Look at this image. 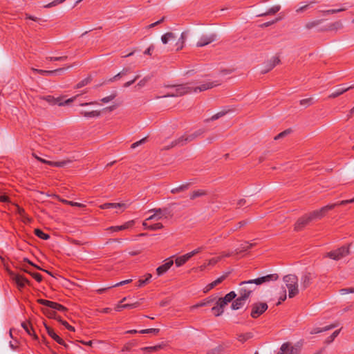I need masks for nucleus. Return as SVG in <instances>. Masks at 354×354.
I'll use <instances>...</instances> for the list:
<instances>
[{
  "instance_id": "f8f14e48",
  "label": "nucleus",
  "mask_w": 354,
  "mask_h": 354,
  "mask_svg": "<svg viewBox=\"0 0 354 354\" xmlns=\"http://www.w3.org/2000/svg\"><path fill=\"white\" fill-rule=\"evenodd\" d=\"M312 220L308 214H305L297 221L295 224V230L297 232L302 230Z\"/></svg>"
},
{
  "instance_id": "6e6d98bb",
  "label": "nucleus",
  "mask_w": 354,
  "mask_h": 354,
  "mask_svg": "<svg viewBox=\"0 0 354 354\" xmlns=\"http://www.w3.org/2000/svg\"><path fill=\"white\" fill-rule=\"evenodd\" d=\"M313 103H314V101H313V97L303 99V100H301L299 101V104L301 106H304L306 107H308V106L312 105Z\"/></svg>"
},
{
  "instance_id": "c9c22d12",
  "label": "nucleus",
  "mask_w": 354,
  "mask_h": 354,
  "mask_svg": "<svg viewBox=\"0 0 354 354\" xmlns=\"http://www.w3.org/2000/svg\"><path fill=\"white\" fill-rule=\"evenodd\" d=\"M229 111H230V110H223L221 111H219L217 113L212 115L211 118L206 119L205 120V122H209L210 121H214V120H218L220 118L225 115Z\"/></svg>"
},
{
  "instance_id": "0e129e2a",
  "label": "nucleus",
  "mask_w": 354,
  "mask_h": 354,
  "mask_svg": "<svg viewBox=\"0 0 354 354\" xmlns=\"http://www.w3.org/2000/svg\"><path fill=\"white\" fill-rule=\"evenodd\" d=\"M291 132V129H286L282 132H281L280 133H279L278 135H277L275 137H274V140H279L280 138H282L285 136H286L287 135H288Z\"/></svg>"
},
{
  "instance_id": "338daca9",
  "label": "nucleus",
  "mask_w": 354,
  "mask_h": 354,
  "mask_svg": "<svg viewBox=\"0 0 354 354\" xmlns=\"http://www.w3.org/2000/svg\"><path fill=\"white\" fill-rule=\"evenodd\" d=\"M147 137H145L142 139L140 140L139 141H137L134 143H133L131 146V149H135L136 147H138L139 145L144 144L147 142Z\"/></svg>"
},
{
  "instance_id": "7ed1b4c3",
  "label": "nucleus",
  "mask_w": 354,
  "mask_h": 354,
  "mask_svg": "<svg viewBox=\"0 0 354 354\" xmlns=\"http://www.w3.org/2000/svg\"><path fill=\"white\" fill-rule=\"evenodd\" d=\"M203 133H204L203 129H198L192 134H189V135L185 134V135L180 136L179 138L174 140L171 143V145L169 146L167 149H168L169 148H171V147H176L178 145L183 146V145H186L187 143L193 141L194 139H196L197 137L202 135Z\"/></svg>"
},
{
  "instance_id": "8fccbe9b",
  "label": "nucleus",
  "mask_w": 354,
  "mask_h": 354,
  "mask_svg": "<svg viewBox=\"0 0 354 354\" xmlns=\"http://www.w3.org/2000/svg\"><path fill=\"white\" fill-rule=\"evenodd\" d=\"M341 329H339V330H336L335 331H334L331 335H330L329 337H328L326 340H325V343L326 344H330L331 342H333L335 339L338 336V335L339 334V332H340Z\"/></svg>"
},
{
  "instance_id": "e2e57ef3",
  "label": "nucleus",
  "mask_w": 354,
  "mask_h": 354,
  "mask_svg": "<svg viewBox=\"0 0 354 354\" xmlns=\"http://www.w3.org/2000/svg\"><path fill=\"white\" fill-rule=\"evenodd\" d=\"M37 282H41L43 280V277L41 274L38 272H34L30 270V273H29Z\"/></svg>"
},
{
  "instance_id": "bf43d9fd",
  "label": "nucleus",
  "mask_w": 354,
  "mask_h": 354,
  "mask_svg": "<svg viewBox=\"0 0 354 354\" xmlns=\"http://www.w3.org/2000/svg\"><path fill=\"white\" fill-rule=\"evenodd\" d=\"M160 332L159 328H149V329H144L139 331L141 334H146V333H152L153 335H157Z\"/></svg>"
},
{
  "instance_id": "1a4fd4ad",
  "label": "nucleus",
  "mask_w": 354,
  "mask_h": 354,
  "mask_svg": "<svg viewBox=\"0 0 354 354\" xmlns=\"http://www.w3.org/2000/svg\"><path fill=\"white\" fill-rule=\"evenodd\" d=\"M10 275L19 289L24 288L26 285L31 286L30 281L24 275L13 272H10Z\"/></svg>"
},
{
  "instance_id": "2eb2a0df",
  "label": "nucleus",
  "mask_w": 354,
  "mask_h": 354,
  "mask_svg": "<svg viewBox=\"0 0 354 354\" xmlns=\"http://www.w3.org/2000/svg\"><path fill=\"white\" fill-rule=\"evenodd\" d=\"M216 39V34H211L210 35H203L196 44L197 47L205 46Z\"/></svg>"
},
{
  "instance_id": "cd10ccee",
  "label": "nucleus",
  "mask_w": 354,
  "mask_h": 354,
  "mask_svg": "<svg viewBox=\"0 0 354 354\" xmlns=\"http://www.w3.org/2000/svg\"><path fill=\"white\" fill-rule=\"evenodd\" d=\"M283 281L286 283V286H288L289 284H294V285H298L297 281L298 279L297 277L295 274H288L284 276L283 277Z\"/></svg>"
},
{
  "instance_id": "f03ea898",
  "label": "nucleus",
  "mask_w": 354,
  "mask_h": 354,
  "mask_svg": "<svg viewBox=\"0 0 354 354\" xmlns=\"http://www.w3.org/2000/svg\"><path fill=\"white\" fill-rule=\"evenodd\" d=\"M165 87L172 88L173 91L165 94L162 97H180L192 92V87L189 86L188 83L177 85L168 84Z\"/></svg>"
},
{
  "instance_id": "49530a36",
  "label": "nucleus",
  "mask_w": 354,
  "mask_h": 354,
  "mask_svg": "<svg viewBox=\"0 0 354 354\" xmlns=\"http://www.w3.org/2000/svg\"><path fill=\"white\" fill-rule=\"evenodd\" d=\"M346 10H347L346 8H337V9H330V10H322L320 12H322V14L324 15H330V14H336V13H338V12H340L345 11Z\"/></svg>"
},
{
  "instance_id": "0eeeda50",
  "label": "nucleus",
  "mask_w": 354,
  "mask_h": 354,
  "mask_svg": "<svg viewBox=\"0 0 354 354\" xmlns=\"http://www.w3.org/2000/svg\"><path fill=\"white\" fill-rule=\"evenodd\" d=\"M41 100L46 101L50 105H59V106H63L66 104H69L71 102H73L75 99V97L69 98L64 102L62 101V97H55L52 95H46V96H42L40 97Z\"/></svg>"
},
{
  "instance_id": "774afa93",
  "label": "nucleus",
  "mask_w": 354,
  "mask_h": 354,
  "mask_svg": "<svg viewBox=\"0 0 354 354\" xmlns=\"http://www.w3.org/2000/svg\"><path fill=\"white\" fill-rule=\"evenodd\" d=\"M223 348L222 346H217L216 348H214V349H212L211 351H209L207 354H218L220 353L221 351H223Z\"/></svg>"
},
{
  "instance_id": "c85d7f7f",
  "label": "nucleus",
  "mask_w": 354,
  "mask_h": 354,
  "mask_svg": "<svg viewBox=\"0 0 354 354\" xmlns=\"http://www.w3.org/2000/svg\"><path fill=\"white\" fill-rule=\"evenodd\" d=\"M207 192L204 189H197L192 192L189 194L190 200H195L197 198L206 196Z\"/></svg>"
},
{
  "instance_id": "4468645a",
  "label": "nucleus",
  "mask_w": 354,
  "mask_h": 354,
  "mask_svg": "<svg viewBox=\"0 0 354 354\" xmlns=\"http://www.w3.org/2000/svg\"><path fill=\"white\" fill-rule=\"evenodd\" d=\"M239 297L238 298H235L232 301L231 308L232 310H236L241 308L245 304L248 297L246 295H243L242 293H239Z\"/></svg>"
},
{
  "instance_id": "603ef678",
  "label": "nucleus",
  "mask_w": 354,
  "mask_h": 354,
  "mask_svg": "<svg viewBox=\"0 0 354 354\" xmlns=\"http://www.w3.org/2000/svg\"><path fill=\"white\" fill-rule=\"evenodd\" d=\"M319 3L318 1H316V0L311 1L308 4H306V5L297 8L296 10V12H297V13L303 12L306 9H308L310 5H313V4H315V3Z\"/></svg>"
},
{
  "instance_id": "ea45409f",
  "label": "nucleus",
  "mask_w": 354,
  "mask_h": 354,
  "mask_svg": "<svg viewBox=\"0 0 354 354\" xmlns=\"http://www.w3.org/2000/svg\"><path fill=\"white\" fill-rule=\"evenodd\" d=\"M56 198L59 201L63 203L64 204H67V205H69L71 206L79 207H85V205L84 204H82V203H77V202H73V201H67L66 199H62V198H60V197L59 196H56Z\"/></svg>"
},
{
  "instance_id": "4d7b16f0",
  "label": "nucleus",
  "mask_w": 354,
  "mask_h": 354,
  "mask_svg": "<svg viewBox=\"0 0 354 354\" xmlns=\"http://www.w3.org/2000/svg\"><path fill=\"white\" fill-rule=\"evenodd\" d=\"M117 94H118L117 92L115 91L110 95L101 99V102L103 103H107V102L113 100V99H115V97L117 96Z\"/></svg>"
},
{
  "instance_id": "9b49d317",
  "label": "nucleus",
  "mask_w": 354,
  "mask_h": 354,
  "mask_svg": "<svg viewBox=\"0 0 354 354\" xmlns=\"http://www.w3.org/2000/svg\"><path fill=\"white\" fill-rule=\"evenodd\" d=\"M315 278V276L313 273H311L310 272H305L301 277V288L305 290L307 288H308L311 285L313 280Z\"/></svg>"
},
{
  "instance_id": "5fc2aeb1",
  "label": "nucleus",
  "mask_w": 354,
  "mask_h": 354,
  "mask_svg": "<svg viewBox=\"0 0 354 354\" xmlns=\"http://www.w3.org/2000/svg\"><path fill=\"white\" fill-rule=\"evenodd\" d=\"M322 21H323L322 19H319V20L309 21L306 24L305 27L308 30L312 29L313 28L320 24Z\"/></svg>"
},
{
  "instance_id": "13d9d810",
  "label": "nucleus",
  "mask_w": 354,
  "mask_h": 354,
  "mask_svg": "<svg viewBox=\"0 0 354 354\" xmlns=\"http://www.w3.org/2000/svg\"><path fill=\"white\" fill-rule=\"evenodd\" d=\"M310 216L312 221L314 220H320L322 219V217L319 215V212L317 209L314 210L308 214Z\"/></svg>"
},
{
  "instance_id": "6ab92c4d",
  "label": "nucleus",
  "mask_w": 354,
  "mask_h": 354,
  "mask_svg": "<svg viewBox=\"0 0 354 354\" xmlns=\"http://www.w3.org/2000/svg\"><path fill=\"white\" fill-rule=\"evenodd\" d=\"M44 326L46 329L48 335L53 339L57 343L59 344H64V339L61 338L58 335H57L54 330L48 326L46 323H44Z\"/></svg>"
},
{
  "instance_id": "79ce46f5",
  "label": "nucleus",
  "mask_w": 354,
  "mask_h": 354,
  "mask_svg": "<svg viewBox=\"0 0 354 354\" xmlns=\"http://www.w3.org/2000/svg\"><path fill=\"white\" fill-rule=\"evenodd\" d=\"M175 39V35L171 32H167L161 37L162 42L165 44H167L169 40Z\"/></svg>"
},
{
  "instance_id": "ddd939ff",
  "label": "nucleus",
  "mask_w": 354,
  "mask_h": 354,
  "mask_svg": "<svg viewBox=\"0 0 354 354\" xmlns=\"http://www.w3.org/2000/svg\"><path fill=\"white\" fill-rule=\"evenodd\" d=\"M280 59L279 57H273L270 60L264 63V69L261 71L262 74H266L270 71L277 64L280 63Z\"/></svg>"
},
{
  "instance_id": "b1692460",
  "label": "nucleus",
  "mask_w": 354,
  "mask_h": 354,
  "mask_svg": "<svg viewBox=\"0 0 354 354\" xmlns=\"http://www.w3.org/2000/svg\"><path fill=\"white\" fill-rule=\"evenodd\" d=\"M40 161L46 163L50 166L57 167H63L66 166L67 164L71 162L70 160L48 161V160H45L43 159H40Z\"/></svg>"
},
{
  "instance_id": "473e14b6",
  "label": "nucleus",
  "mask_w": 354,
  "mask_h": 354,
  "mask_svg": "<svg viewBox=\"0 0 354 354\" xmlns=\"http://www.w3.org/2000/svg\"><path fill=\"white\" fill-rule=\"evenodd\" d=\"M190 185H191V183H186L183 184V185L176 187V188H173L171 190V193L175 194H178V193H180V192H185V191H186V190H187L189 189Z\"/></svg>"
},
{
  "instance_id": "3c124183",
  "label": "nucleus",
  "mask_w": 354,
  "mask_h": 354,
  "mask_svg": "<svg viewBox=\"0 0 354 354\" xmlns=\"http://www.w3.org/2000/svg\"><path fill=\"white\" fill-rule=\"evenodd\" d=\"M92 80L91 76H88L86 78L80 81L75 86L76 88H80L86 85H87L88 83H90Z\"/></svg>"
},
{
  "instance_id": "864d4df0",
  "label": "nucleus",
  "mask_w": 354,
  "mask_h": 354,
  "mask_svg": "<svg viewBox=\"0 0 354 354\" xmlns=\"http://www.w3.org/2000/svg\"><path fill=\"white\" fill-rule=\"evenodd\" d=\"M247 223H248V221L245 220L239 222L236 226L230 229L228 234L233 233L234 232L236 231L238 229L245 225Z\"/></svg>"
},
{
  "instance_id": "aec40b11",
  "label": "nucleus",
  "mask_w": 354,
  "mask_h": 354,
  "mask_svg": "<svg viewBox=\"0 0 354 354\" xmlns=\"http://www.w3.org/2000/svg\"><path fill=\"white\" fill-rule=\"evenodd\" d=\"M21 326L29 335L33 337L34 339L37 340L39 339L30 322H22Z\"/></svg>"
},
{
  "instance_id": "a19ab883",
  "label": "nucleus",
  "mask_w": 354,
  "mask_h": 354,
  "mask_svg": "<svg viewBox=\"0 0 354 354\" xmlns=\"http://www.w3.org/2000/svg\"><path fill=\"white\" fill-rule=\"evenodd\" d=\"M34 234L35 236L43 240H48L50 239L49 234L44 233L41 229L39 228L35 229Z\"/></svg>"
},
{
  "instance_id": "a211bd4d",
  "label": "nucleus",
  "mask_w": 354,
  "mask_h": 354,
  "mask_svg": "<svg viewBox=\"0 0 354 354\" xmlns=\"http://www.w3.org/2000/svg\"><path fill=\"white\" fill-rule=\"evenodd\" d=\"M64 69H65L64 68H57V69L52 70V71H46V70L32 68L33 71L37 72V73H39L40 75H60L62 73L64 72Z\"/></svg>"
},
{
  "instance_id": "4be33fe9",
  "label": "nucleus",
  "mask_w": 354,
  "mask_h": 354,
  "mask_svg": "<svg viewBox=\"0 0 354 354\" xmlns=\"http://www.w3.org/2000/svg\"><path fill=\"white\" fill-rule=\"evenodd\" d=\"M219 83L214 84V82H207L205 84H201L199 86H196L193 88L192 87V91L194 92H198V91H204L209 88H212L217 85H219Z\"/></svg>"
},
{
  "instance_id": "20e7f679",
  "label": "nucleus",
  "mask_w": 354,
  "mask_h": 354,
  "mask_svg": "<svg viewBox=\"0 0 354 354\" xmlns=\"http://www.w3.org/2000/svg\"><path fill=\"white\" fill-rule=\"evenodd\" d=\"M350 245L351 244H348L347 245H343L336 250H332L327 253L326 257L333 260L338 261L349 254Z\"/></svg>"
},
{
  "instance_id": "c03bdc74",
  "label": "nucleus",
  "mask_w": 354,
  "mask_h": 354,
  "mask_svg": "<svg viewBox=\"0 0 354 354\" xmlns=\"http://www.w3.org/2000/svg\"><path fill=\"white\" fill-rule=\"evenodd\" d=\"M162 348L160 344L153 346H146L141 348V350L147 353H153L159 351Z\"/></svg>"
},
{
  "instance_id": "2f4dec72",
  "label": "nucleus",
  "mask_w": 354,
  "mask_h": 354,
  "mask_svg": "<svg viewBox=\"0 0 354 354\" xmlns=\"http://www.w3.org/2000/svg\"><path fill=\"white\" fill-rule=\"evenodd\" d=\"M189 259H190V257L187 253L184 255H182L180 257H178L175 260L176 266L177 267L182 266Z\"/></svg>"
},
{
  "instance_id": "c756f323",
  "label": "nucleus",
  "mask_w": 354,
  "mask_h": 354,
  "mask_svg": "<svg viewBox=\"0 0 354 354\" xmlns=\"http://www.w3.org/2000/svg\"><path fill=\"white\" fill-rule=\"evenodd\" d=\"M343 25L340 21L330 24L327 28L322 29V31L337 30L342 28Z\"/></svg>"
},
{
  "instance_id": "6e6552de",
  "label": "nucleus",
  "mask_w": 354,
  "mask_h": 354,
  "mask_svg": "<svg viewBox=\"0 0 354 354\" xmlns=\"http://www.w3.org/2000/svg\"><path fill=\"white\" fill-rule=\"evenodd\" d=\"M37 303L41 304V305H43L44 306H46L48 308H52L55 311V310H59V311H61V312H66V311L68 310L66 307H65L64 306H63V305H62L60 304H58L57 302H54V301H52L44 299H37Z\"/></svg>"
},
{
  "instance_id": "412c9836",
  "label": "nucleus",
  "mask_w": 354,
  "mask_h": 354,
  "mask_svg": "<svg viewBox=\"0 0 354 354\" xmlns=\"http://www.w3.org/2000/svg\"><path fill=\"white\" fill-rule=\"evenodd\" d=\"M134 224H135V222H134V221L132 220V221L126 222L124 224H123L122 225L110 227L109 230L111 231H114V232H118V231L124 230L129 229L130 227H132L134 225Z\"/></svg>"
},
{
  "instance_id": "37998d69",
  "label": "nucleus",
  "mask_w": 354,
  "mask_h": 354,
  "mask_svg": "<svg viewBox=\"0 0 354 354\" xmlns=\"http://www.w3.org/2000/svg\"><path fill=\"white\" fill-rule=\"evenodd\" d=\"M137 345V342L135 339H133L124 344L123 348H122V352L130 351L133 347Z\"/></svg>"
},
{
  "instance_id": "a878e982",
  "label": "nucleus",
  "mask_w": 354,
  "mask_h": 354,
  "mask_svg": "<svg viewBox=\"0 0 354 354\" xmlns=\"http://www.w3.org/2000/svg\"><path fill=\"white\" fill-rule=\"evenodd\" d=\"M354 88V85L348 86V87H343L337 89L335 92L332 93L329 96L328 98H335L341 95L342 94L344 93L345 92L352 89Z\"/></svg>"
},
{
  "instance_id": "052dcab7",
  "label": "nucleus",
  "mask_w": 354,
  "mask_h": 354,
  "mask_svg": "<svg viewBox=\"0 0 354 354\" xmlns=\"http://www.w3.org/2000/svg\"><path fill=\"white\" fill-rule=\"evenodd\" d=\"M186 39V33L182 32L180 38L179 39L178 42L177 43V45H178L179 43H180V46L177 47V50H180L183 48V44L185 43V41Z\"/></svg>"
},
{
  "instance_id": "5701e85b",
  "label": "nucleus",
  "mask_w": 354,
  "mask_h": 354,
  "mask_svg": "<svg viewBox=\"0 0 354 354\" xmlns=\"http://www.w3.org/2000/svg\"><path fill=\"white\" fill-rule=\"evenodd\" d=\"M127 207L125 203H106L100 206L102 209H110V208H123L125 209Z\"/></svg>"
},
{
  "instance_id": "f3484780",
  "label": "nucleus",
  "mask_w": 354,
  "mask_h": 354,
  "mask_svg": "<svg viewBox=\"0 0 354 354\" xmlns=\"http://www.w3.org/2000/svg\"><path fill=\"white\" fill-rule=\"evenodd\" d=\"M236 297V294L234 291H231L226 294L224 297H221L218 301L221 304V306H225L228 303L234 301Z\"/></svg>"
},
{
  "instance_id": "9d476101",
  "label": "nucleus",
  "mask_w": 354,
  "mask_h": 354,
  "mask_svg": "<svg viewBox=\"0 0 354 354\" xmlns=\"http://www.w3.org/2000/svg\"><path fill=\"white\" fill-rule=\"evenodd\" d=\"M300 348L299 346H292L290 342L283 343L277 354H299Z\"/></svg>"
},
{
  "instance_id": "423d86ee",
  "label": "nucleus",
  "mask_w": 354,
  "mask_h": 354,
  "mask_svg": "<svg viewBox=\"0 0 354 354\" xmlns=\"http://www.w3.org/2000/svg\"><path fill=\"white\" fill-rule=\"evenodd\" d=\"M354 203V197L349 200H344L342 201H339L338 203L327 205L326 206L322 207L319 209H317L319 212V215L322 217V218L326 216V214L330 210L333 209L335 207L339 206V205H345L349 203Z\"/></svg>"
},
{
  "instance_id": "680f3d73",
  "label": "nucleus",
  "mask_w": 354,
  "mask_h": 354,
  "mask_svg": "<svg viewBox=\"0 0 354 354\" xmlns=\"http://www.w3.org/2000/svg\"><path fill=\"white\" fill-rule=\"evenodd\" d=\"M230 272H226L225 274L222 275L215 281H212L215 287L218 286L219 283H221L222 281H223L229 275Z\"/></svg>"
},
{
  "instance_id": "7c9ffc66",
  "label": "nucleus",
  "mask_w": 354,
  "mask_h": 354,
  "mask_svg": "<svg viewBox=\"0 0 354 354\" xmlns=\"http://www.w3.org/2000/svg\"><path fill=\"white\" fill-rule=\"evenodd\" d=\"M280 9H281L280 6H279V5L274 6L265 12H261V13L258 14L257 17H263V16H267V15H274L277 12H278L280 10Z\"/></svg>"
},
{
  "instance_id": "dca6fc26",
  "label": "nucleus",
  "mask_w": 354,
  "mask_h": 354,
  "mask_svg": "<svg viewBox=\"0 0 354 354\" xmlns=\"http://www.w3.org/2000/svg\"><path fill=\"white\" fill-rule=\"evenodd\" d=\"M174 261L171 259H167V262L160 266L156 268V273L158 276H161L166 273L169 268L173 266Z\"/></svg>"
},
{
  "instance_id": "f704fd0d",
  "label": "nucleus",
  "mask_w": 354,
  "mask_h": 354,
  "mask_svg": "<svg viewBox=\"0 0 354 354\" xmlns=\"http://www.w3.org/2000/svg\"><path fill=\"white\" fill-rule=\"evenodd\" d=\"M142 225L145 229H148L153 231L163 228V225L161 223H156L152 225H148L147 222L145 221L143 222Z\"/></svg>"
},
{
  "instance_id": "39448f33",
  "label": "nucleus",
  "mask_w": 354,
  "mask_h": 354,
  "mask_svg": "<svg viewBox=\"0 0 354 354\" xmlns=\"http://www.w3.org/2000/svg\"><path fill=\"white\" fill-rule=\"evenodd\" d=\"M268 306L266 302H255L251 305L250 316L257 319L263 315L268 309Z\"/></svg>"
},
{
  "instance_id": "4c0bfd02",
  "label": "nucleus",
  "mask_w": 354,
  "mask_h": 354,
  "mask_svg": "<svg viewBox=\"0 0 354 354\" xmlns=\"http://www.w3.org/2000/svg\"><path fill=\"white\" fill-rule=\"evenodd\" d=\"M156 212H162V215L159 216L158 219H160L162 217H171L173 216L172 211L169 207L158 208Z\"/></svg>"
},
{
  "instance_id": "a18cd8bd",
  "label": "nucleus",
  "mask_w": 354,
  "mask_h": 354,
  "mask_svg": "<svg viewBox=\"0 0 354 354\" xmlns=\"http://www.w3.org/2000/svg\"><path fill=\"white\" fill-rule=\"evenodd\" d=\"M216 299V297L212 298L211 297L207 298L204 301L197 304L194 308H198L204 306H210Z\"/></svg>"
},
{
  "instance_id": "f257e3e1",
  "label": "nucleus",
  "mask_w": 354,
  "mask_h": 354,
  "mask_svg": "<svg viewBox=\"0 0 354 354\" xmlns=\"http://www.w3.org/2000/svg\"><path fill=\"white\" fill-rule=\"evenodd\" d=\"M279 275L276 273L269 274L254 279L243 281L239 283V293H242L249 298L251 293L254 292L258 286L278 280Z\"/></svg>"
},
{
  "instance_id": "bb28decb",
  "label": "nucleus",
  "mask_w": 354,
  "mask_h": 354,
  "mask_svg": "<svg viewBox=\"0 0 354 354\" xmlns=\"http://www.w3.org/2000/svg\"><path fill=\"white\" fill-rule=\"evenodd\" d=\"M224 308L225 306H221V304L217 300L216 305L212 308L211 310L216 317H218L223 313Z\"/></svg>"
},
{
  "instance_id": "58836bf2",
  "label": "nucleus",
  "mask_w": 354,
  "mask_h": 354,
  "mask_svg": "<svg viewBox=\"0 0 354 354\" xmlns=\"http://www.w3.org/2000/svg\"><path fill=\"white\" fill-rule=\"evenodd\" d=\"M80 114L86 118H95L99 117L101 114L100 111H82Z\"/></svg>"
},
{
  "instance_id": "e433bc0d",
  "label": "nucleus",
  "mask_w": 354,
  "mask_h": 354,
  "mask_svg": "<svg viewBox=\"0 0 354 354\" xmlns=\"http://www.w3.org/2000/svg\"><path fill=\"white\" fill-rule=\"evenodd\" d=\"M43 313L50 319L57 318V313L52 308H43L42 309Z\"/></svg>"
},
{
  "instance_id": "69168bd1",
  "label": "nucleus",
  "mask_w": 354,
  "mask_h": 354,
  "mask_svg": "<svg viewBox=\"0 0 354 354\" xmlns=\"http://www.w3.org/2000/svg\"><path fill=\"white\" fill-rule=\"evenodd\" d=\"M205 249V247L203 246H201V247H199L195 250H194L193 251L187 253L188 255L189 256L190 259L194 257V255L201 252L203 250Z\"/></svg>"
},
{
  "instance_id": "393cba45",
  "label": "nucleus",
  "mask_w": 354,
  "mask_h": 354,
  "mask_svg": "<svg viewBox=\"0 0 354 354\" xmlns=\"http://www.w3.org/2000/svg\"><path fill=\"white\" fill-rule=\"evenodd\" d=\"M131 67H126L122 69V71L116 74L113 77L110 78L108 82H112L113 81L118 80V79L122 77L124 75H127V74L131 73Z\"/></svg>"
},
{
  "instance_id": "72a5a7b5",
  "label": "nucleus",
  "mask_w": 354,
  "mask_h": 354,
  "mask_svg": "<svg viewBox=\"0 0 354 354\" xmlns=\"http://www.w3.org/2000/svg\"><path fill=\"white\" fill-rule=\"evenodd\" d=\"M288 289V297L289 298H293L295 297L298 292V285H294V284H289L288 286H287Z\"/></svg>"
},
{
  "instance_id": "de8ad7c7",
  "label": "nucleus",
  "mask_w": 354,
  "mask_h": 354,
  "mask_svg": "<svg viewBox=\"0 0 354 354\" xmlns=\"http://www.w3.org/2000/svg\"><path fill=\"white\" fill-rule=\"evenodd\" d=\"M152 277V274L147 273L145 274V279H139L138 281V287H142L145 284L148 283Z\"/></svg>"
},
{
  "instance_id": "09e8293b",
  "label": "nucleus",
  "mask_w": 354,
  "mask_h": 354,
  "mask_svg": "<svg viewBox=\"0 0 354 354\" xmlns=\"http://www.w3.org/2000/svg\"><path fill=\"white\" fill-rule=\"evenodd\" d=\"M252 337L253 335L252 333H243L238 335V340L243 343Z\"/></svg>"
}]
</instances>
